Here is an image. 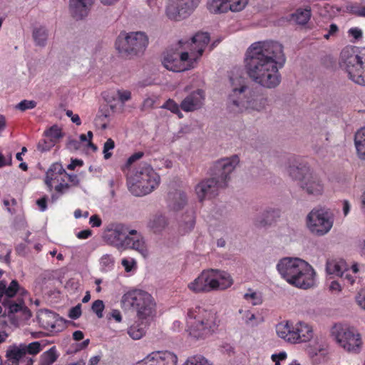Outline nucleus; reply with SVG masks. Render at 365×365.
I'll use <instances>...</instances> for the list:
<instances>
[{"mask_svg": "<svg viewBox=\"0 0 365 365\" xmlns=\"http://www.w3.org/2000/svg\"><path fill=\"white\" fill-rule=\"evenodd\" d=\"M23 347L25 350V354L29 353V354L35 355L39 353L41 350V344L38 341H34L26 346L23 344Z\"/></svg>", "mask_w": 365, "mask_h": 365, "instance_id": "45", "label": "nucleus"}, {"mask_svg": "<svg viewBox=\"0 0 365 365\" xmlns=\"http://www.w3.org/2000/svg\"><path fill=\"white\" fill-rule=\"evenodd\" d=\"M47 137L50 138L52 141L56 140L62 137L61 130L57 126H52L46 131Z\"/></svg>", "mask_w": 365, "mask_h": 365, "instance_id": "49", "label": "nucleus"}, {"mask_svg": "<svg viewBox=\"0 0 365 365\" xmlns=\"http://www.w3.org/2000/svg\"><path fill=\"white\" fill-rule=\"evenodd\" d=\"M297 343L307 342L313 337V330L310 325L303 322L294 324Z\"/></svg>", "mask_w": 365, "mask_h": 365, "instance_id": "25", "label": "nucleus"}, {"mask_svg": "<svg viewBox=\"0 0 365 365\" xmlns=\"http://www.w3.org/2000/svg\"><path fill=\"white\" fill-rule=\"evenodd\" d=\"M115 148L114 140L111 138H108L103 145V157L106 160H108L111 158L112 153L110 150H113Z\"/></svg>", "mask_w": 365, "mask_h": 365, "instance_id": "44", "label": "nucleus"}, {"mask_svg": "<svg viewBox=\"0 0 365 365\" xmlns=\"http://www.w3.org/2000/svg\"><path fill=\"white\" fill-rule=\"evenodd\" d=\"M133 250L140 254L143 257L149 255L147 243L143 235L136 230L135 234H129L125 238V243L123 250Z\"/></svg>", "mask_w": 365, "mask_h": 365, "instance_id": "17", "label": "nucleus"}, {"mask_svg": "<svg viewBox=\"0 0 365 365\" xmlns=\"http://www.w3.org/2000/svg\"><path fill=\"white\" fill-rule=\"evenodd\" d=\"M210 35L207 32L197 33L189 42L179 43L182 45L185 51L179 55V58L173 55H167L164 57L163 64L164 67L173 72H182L194 68L198 60L210 42Z\"/></svg>", "mask_w": 365, "mask_h": 365, "instance_id": "3", "label": "nucleus"}, {"mask_svg": "<svg viewBox=\"0 0 365 365\" xmlns=\"http://www.w3.org/2000/svg\"><path fill=\"white\" fill-rule=\"evenodd\" d=\"M187 325L192 336H207L214 332L217 327L216 315L211 311L196 307L188 311Z\"/></svg>", "mask_w": 365, "mask_h": 365, "instance_id": "11", "label": "nucleus"}, {"mask_svg": "<svg viewBox=\"0 0 365 365\" xmlns=\"http://www.w3.org/2000/svg\"><path fill=\"white\" fill-rule=\"evenodd\" d=\"M356 249L361 256L365 258V236L358 239L356 241Z\"/></svg>", "mask_w": 365, "mask_h": 365, "instance_id": "51", "label": "nucleus"}, {"mask_svg": "<svg viewBox=\"0 0 365 365\" xmlns=\"http://www.w3.org/2000/svg\"><path fill=\"white\" fill-rule=\"evenodd\" d=\"M36 104V102L34 101L23 100L16 106V108L24 111L28 109L34 108Z\"/></svg>", "mask_w": 365, "mask_h": 365, "instance_id": "47", "label": "nucleus"}, {"mask_svg": "<svg viewBox=\"0 0 365 365\" xmlns=\"http://www.w3.org/2000/svg\"><path fill=\"white\" fill-rule=\"evenodd\" d=\"M25 350L23 344L11 346L6 351V357L11 362V365H19V361L25 356Z\"/></svg>", "mask_w": 365, "mask_h": 365, "instance_id": "26", "label": "nucleus"}, {"mask_svg": "<svg viewBox=\"0 0 365 365\" xmlns=\"http://www.w3.org/2000/svg\"><path fill=\"white\" fill-rule=\"evenodd\" d=\"M232 91L228 97L227 106L234 113L246 110L261 111L267 105V98L257 94L250 88L241 78H231Z\"/></svg>", "mask_w": 365, "mask_h": 365, "instance_id": "6", "label": "nucleus"}, {"mask_svg": "<svg viewBox=\"0 0 365 365\" xmlns=\"http://www.w3.org/2000/svg\"><path fill=\"white\" fill-rule=\"evenodd\" d=\"M244 299L254 306L259 305L262 303V297L261 293L255 292L251 289H249L247 292L244 294Z\"/></svg>", "mask_w": 365, "mask_h": 365, "instance_id": "40", "label": "nucleus"}, {"mask_svg": "<svg viewBox=\"0 0 365 365\" xmlns=\"http://www.w3.org/2000/svg\"><path fill=\"white\" fill-rule=\"evenodd\" d=\"M148 323V322L146 321L135 322L128 327V334L133 340L141 339L145 334Z\"/></svg>", "mask_w": 365, "mask_h": 365, "instance_id": "28", "label": "nucleus"}, {"mask_svg": "<svg viewBox=\"0 0 365 365\" xmlns=\"http://www.w3.org/2000/svg\"><path fill=\"white\" fill-rule=\"evenodd\" d=\"M168 225L166 217L162 215L153 216L148 223V227L155 233L162 232Z\"/></svg>", "mask_w": 365, "mask_h": 365, "instance_id": "32", "label": "nucleus"}, {"mask_svg": "<svg viewBox=\"0 0 365 365\" xmlns=\"http://www.w3.org/2000/svg\"><path fill=\"white\" fill-rule=\"evenodd\" d=\"M163 108H165L171 112L178 114L180 118L182 117V113L180 110L179 106L173 100L169 99L167 101L166 103L163 106Z\"/></svg>", "mask_w": 365, "mask_h": 365, "instance_id": "46", "label": "nucleus"}, {"mask_svg": "<svg viewBox=\"0 0 365 365\" xmlns=\"http://www.w3.org/2000/svg\"><path fill=\"white\" fill-rule=\"evenodd\" d=\"M233 284L230 274L225 271L210 269L204 270L192 282L187 284L194 293H207L212 291L225 290Z\"/></svg>", "mask_w": 365, "mask_h": 365, "instance_id": "9", "label": "nucleus"}, {"mask_svg": "<svg viewBox=\"0 0 365 365\" xmlns=\"http://www.w3.org/2000/svg\"><path fill=\"white\" fill-rule=\"evenodd\" d=\"M92 235V231L89 229L80 231L77 233L76 236L78 239L85 240L88 239Z\"/></svg>", "mask_w": 365, "mask_h": 365, "instance_id": "64", "label": "nucleus"}, {"mask_svg": "<svg viewBox=\"0 0 365 365\" xmlns=\"http://www.w3.org/2000/svg\"><path fill=\"white\" fill-rule=\"evenodd\" d=\"M160 180V176L153 168L143 163L128 174L127 185L133 195L143 196L153 192L159 185Z\"/></svg>", "mask_w": 365, "mask_h": 365, "instance_id": "8", "label": "nucleus"}, {"mask_svg": "<svg viewBox=\"0 0 365 365\" xmlns=\"http://www.w3.org/2000/svg\"><path fill=\"white\" fill-rule=\"evenodd\" d=\"M114 257L108 254L103 255L100 259L101 270L103 272H108L114 267Z\"/></svg>", "mask_w": 365, "mask_h": 365, "instance_id": "39", "label": "nucleus"}, {"mask_svg": "<svg viewBox=\"0 0 365 365\" xmlns=\"http://www.w3.org/2000/svg\"><path fill=\"white\" fill-rule=\"evenodd\" d=\"M155 101L154 98L150 97L146 98L143 102L141 109L143 110H145L152 108L155 104Z\"/></svg>", "mask_w": 365, "mask_h": 365, "instance_id": "57", "label": "nucleus"}, {"mask_svg": "<svg viewBox=\"0 0 365 365\" xmlns=\"http://www.w3.org/2000/svg\"><path fill=\"white\" fill-rule=\"evenodd\" d=\"M287 353L285 351H281L279 354H274L272 355L271 359L275 365H280L279 361H284L287 359Z\"/></svg>", "mask_w": 365, "mask_h": 365, "instance_id": "53", "label": "nucleus"}, {"mask_svg": "<svg viewBox=\"0 0 365 365\" xmlns=\"http://www.w3.org/2000/svg\"><path fill=\"white\" fill-rule=\"evenodd\" d=\"M143 155H144V153L143 152H137V153L133 154L128 159L125 166L126 167L130 166L135 161L140 159L143 156Z\"/></svg>", "mask_w": 365, "mask_h": 365, "instance_id": "58", "label": "nucleus"}, {"mask_svg": "<svg viewBox=\"0 0 365 365\" xmlns=\"http://www.w3.org/2000/svg\"><path fill=\"white\" fill-rule=\"evenodd\" d=\"M80 147L81 143L75 139H70L67 143V148L72 151L78 150Z\"/></svg>", "mask_w": 365, "mask_h": 365, "instance_id": "60", "label": "nucleus"}, {"mask_svg": "<svg viewBox=\"0 0 365 365\" xmlns=\"http://www.w3.org/2000/svg\"><path fill=\"white\" fill-rule=\"evenodd\" d=\"M152 357L156 365H177L178 356L168 351H158L152 352Z\"/></svg>", "mask_w": 365, "mask_h": 365, "instance_id": "23", "label": "nucleus"}, {"mask_svg": "<svg viewBox=\"0 0 365 365\" xmlns=\"http://www.w3.org/2000/svg\"><path fill=\"white\" fill-rule=\"evenodd\" d=\"M116 94L120 103H124L131 98V92L128 90H118Z\"/></svg>", "mask_w": 365, "mask_h": 365, "instance_id": "50", "label": "nucleus"}, {"mask_svg": "<svg viewBox=\"0 0 365 365\" xmlns=\"http://www.w3.org/2000/svg\"><path fill=\"white\" fill-rule=\"evenodd\" d=\"M182 365H212L202 356H193L189 357Z\"/></svg>", "mask_w": 365, "mask_h": 365, "instance_id": "41", "label": "nucleus"}, {"mask_svg": "<svg viewBox=\"0 0 365 365\" xmlns=\"http://www.w3.org/2000/svg\"><path fill=\"white\" fill-rule=\"evenodd\" d=\"M286 61L283 46L273 41L253 43L247 50L245 66L250 78L265 88H274L281 82L279 69Z\"/></svg>", "mask_w": 365, "mask_h": 365, "instance_id": "1", "label": "nucleus"}, {"mask_svg": "<svg viewBox=\"0 0 365 365\" xmlns=\"http://www.w3.org/2000/svg\"><path fill=\"white\" fill-rule=\"evenodd\" d=\"M169 207L174 211L181 210L187 202V195L181 190H176L169 194Z\"/></svg>", "mask_w": 365, "mask_h": 365, "instance_id": "24", "label": "nucleus"}, {"mask_svg": "<svg viewBox=\"0 0 365 365\" xmlns=\"http://www.w3.org/2000/svg\"><path fill=\"white\" fill-rule=\"evenodd\" d=\"M56 318L57 316L54 312L48 310L41 312L38 316L39 323L46 329H54L56 328Z\"/></svg>", "mask_w": 365, "mask_h": 365, "instance_id": "27", "label": "nucleus"}, {"mask_svg": "<svg viewBox=\"0 0 365 365\" xmlns=\"http://www.w3.org/2000/svg\"><path fill=\"white\" fill-rule=\"evenodd\" d=\"M81 315V304H78L76 307L71 308L69 311L68 317L71 319H76Z\"/></svg>", "mask_w": 365, "mask_h": 365, "instance_id": "55", "label": "nucleus"}, {"mask_svg": "<svg viewBox=\"0 0 365 365\" xmlns=\"http://www.w3.org/2000/svg\"><path fill=\"white\" fill-rule=\"evenodd\" d=\"M135 365H156V364L152 357V353H150L143 360L138 361Z\"/></svg>", "mask_w": 365, "mask_h": 365, "instance_id": "59", "label": "nucleus"}, {"mask_svg": "<svg viewBox=\"0 0 365 365\" xmlns=\"http://www.w3.org/2000/svg\"><path fill=\"white\" fill-rule=\"evenodd\" d=\"M94 0H69V9L76 19H81L88 15Z\"/></svg>", "mask_w": 365, "mask_h": 365, "instance_id": "22", "label": "nucleus"}, {"mask_svg": "<svg viewBox=\"0 0 365 365\" xmlns=\"http://www.w3.org/2000/svg\"><path fill=\"white\" fill-rule=\"evenodd\" d=\"M329 290L335 294H339L342 290L341 285L337 281H331L329 286Z\"/></svg>", "mask_w": 365, "mask_h": 365, "instance_id": "56", "label": "nucleus"}, {"mask_svg": "<svg viewBox=\"0 0 365 365\" xmlns=\"http://www.w3.org/2000/svg\"><path fill=\"white\" fill-rule=\"evenodd\" d=\"M205 101V93L197 89L187 96L180 103V108L185 112H192L202 107Z\"/></svg>", "mask_w": 365, "mask_h": 365, "instance_id": "18", "label": "nucleus"}, {"mask_svg": "<svg viewBox=\"0 0 365 365\" xmlns=\"http://www.w3.org/2000/svg\"><path fill=\"white\" fill-rule=\"evenodd\" d=\"M89 223L91 225L92 227H98L101 225L102 221L101 219L98 215H94L90 217Z\"/></svg>", "mask_w": 365, "mask_h": 365, "instance_id": "63", "label": "nucleus"}, {"mask_svg": "<svg viewBox=\"0 0 365 365\" xmlns=\"http://www.w3.org/2000/svg\"><path fill=\"white\" fill-rule=\"evenodd\" d=\"M148 44V38L145 33L141 31L130 32L123 38H118L116 49L122 55L133 57L143 53Z\"/></svg>", "mask_w": 365, "mask_h": 365, "instance_id": "13", "label": "nucleus"}, {"mask_svg": "<svg viewBox=\"0 0 365 365\" xmlns=\"http://www.w3.org/2000/svg\"><path fill=\"white\" fill-rule=\"evenodd\" d=\"M311 16V10L309 9H299L292 14V20L298 24H306Z\"/></svg>", "mask_w": 365, "mask_h": 365, "instance_id": "37", "label": "nucleus"}, {"mask_svg": "<svg viewBox=\"0 0 365 365\" xmlns=\"http://www.w3.org/2000/svg\"><path fill=\"white\" fill-rule=\"evenodd\" d=\"M207 7L213 14L225 13L229 10L231 11L230 4L225 0H208Z\"/></svg>", "mask_w": 365, "mask_h": 365, "instance_id": "33", "label": "nucleus"}, {"mask_svg": "<svg viewBox=\"0 0 365 365\" xmlns=\"http://www.w3.org/2000/svg\"><path fill=\"white\" fill-rule=\"evenodd\" d=\"M58 356L56 347L52 346L41 355L40 365H52Z\"/></svg>", "mask_w": 365, "mask_h": 365, "instance_id": "38", "label": "nucleus"}, {"mask_svg": "<svg viewBox=\"0 0 365 365\" xmlns=\"http://www.w3.org/2000/svg\"><path fill=\"white\" fill-rule=\"evenodd\" d=\"M230 4L231 11L236 12L242 10L247 4L248 0H225Z\"/></svg>", "mask_w": 365, "mask_h": 365, "instance_id": "43", "label": "nucleus"}, {"mask_svg": "<svg viewBox=\"0 0 365 365\" xmlns=\"http://www.w3.org/2000/svg\"><path fill=\"white\" fill-rule=\"evenodd\" d=\"M295 326L293 323L284 321L277 324L276 332L277 336L292 344H297V337L294 330Z\"/></svg>", "mask_w": 365, "mask_h": 365, "instance_id": "20", "label": "nucleus"}, {"mask_svg": "<svg viewBox=\"0 0 365 365\" xmlns=\"http://www.w3.org/2000/svg\"><path fill=\"white\" fill-rule=\"evenodd\" d=\"M136 230L130 229L123 223H111L105 230L103 239L108 245L118 250H123L125 238L129 234H135Z\"/></svg>", "mask_w": 365, "mask_h": 365, "instance_id": "15", "label": "nucleus"}, {"mask_svg": "<svg viewBox=\"0 0 365 365\" xmlns=\"http://www.w3.org/2000/svg\"><path fill=\"white\" fill-rule=\"evenodd\" d=\"M354 144L359 158L365 160V127L361 128L355 133Z\"/></svg>", "mask_w": 365, "mask_h": 365, "instance_id": "31", "label": "nucleus"}, {"mask_svg": "<svg viewBox=\"0 0 365 365\" xmlns=\"http://www.w3.org/2000/svg\"><path fill=\"white\" fill-rule=\"evenodd\" d=\"M4 305H8L9 307V313H17L19 312H22L26 318H29L31 317V312L29 309L24 306V302L20 301L19 302H8L6 303L4 301L2 302Z\"/></svg>", "mask_w": 365, "mask_h": 365, "instance_id": "36", "label": "nucleus"}, {"mask_svg": "<svg viewBox=\"0 0 365 365\" xmlns=\"http://www.w3.org/2000/svg\"><path fill=\"white\" fill-rule=\"evenodd\" d=\"M277 269L289 284L307 289L316 284V272L306 261L299 258L284 257L279 261Z\"/></svg>", "mask_w": 365, "mask_h": 365, "instance_id": "5", "label": "nucleus"}, {"mask_svg": "<svg viewBox=\"0 0 365 365\" xmlns=\"http://www.w3.org/2000/svg\"><path fill=\"white\" fill-rule=\"evenodd\" d=\"M92 311L96 314L98 318H101L103 317V311L104 309V304L102 300L97 299L93 302L92 304Z\"/></svg>", "mask_w": 365, "mask_h": 365, "instance_id": "48", "label": "nucleus"}, {"mask_svg": "<svg viewBox=\"0 0 365 365\" xmlns=\"http://www.w3.org/2000/svg\"><path fill=\"white\" fill-rule=\"evenodd\" d=\"M356 301L357 304L363 309L365 310V292L359 293L356 297Z\"/></svg>", "mask_w": 365, "mask_h": 365, "instance_id": "62", "label": "nucleus"}, {"mask_svg": "<svg viewBox=\"0 0 365 365\" xmlns=\"http://www.w3.org/2000/svg\"><path fill=\"white\" fill-rule=\"evenodd\" d=\"M346 263L342 259H329L327 262L326 269L329 274L340 277L346 271Z\"/></svg>", "mask_w": 365, "mask_h": 365, "instance_id": "29", "label": "nucleus"}, {"mask_svg": "<svg viewBox=\"0 0 365 365\" xmlns=\"http://www.w3.org/2000/svg\"><path fill=\"white\" fill-rule=\"evenodd\" d=\"M339 63L351 81L365 86V57L356 53L352 48L346 47L341 52Z\"/></svg>", "mask_w": 365, "mask_h": 365, "instance_id": "12", "label": "nucleus"}, {"mask_svg": "<svg viewBox=\"0 0 365 365\" xmlns=\"http://www.w3.org/2000/svg\"><path fill=\"white\" fill-rule=\"evenodd\" d=\"M256 319L255 314L252 313L250 311H245L243 315V320L247 324H251V322Z\"/></svg>", "mask_w": 365, "mask_h": 365, "instance_id": "61", "label": "nucleus"}, {"mask_svg": "<svg viewBox=\"0 0 365 365\" xmlns=\"http://www.w3.org/2000/svg\"><path fill=\"white\" fill-rule=\"evenodd\" d=\"M66 175H67V173L61 163H53L47 170L44 180L48 190L52 191L54 182H65Z\"/></svg>", "mask_w": 365, "mask_h": 365, "instance_id": "19", "label": "nucleus"}, {"mask_svg": "<svg viewBox=\"0 0 365 365\" xmlns=\"http://www.w3.org/2000/svg\"><path fill=\"white\" fill-rule=\"evenodd\" d=\"M19 289V282L14 279L10 284L7 286V282L4 280L0 281V302H2V297L5 295L8 298H12Z\"/></svg>", "mask_w": 365, "mask_h": 365, "instance_id": "30", "label": "nucleus"}, {"mask_svg": "<svg viewBox=\"0 0 365 365\" xmlns=\"http://www.w3.org/2000/svg\"><path fill=\"white\" fill-rule=\"evenodd\" d=\"M330 336L336 344L345 352L359 354L363 347V339L359 331L353 327L337 323L330 329Z\"/></svg>", "mask_w": 365, "mask_h": 365, "instance_id": "10", "label": "nucleus"}, {"mask_svg": "<svg viewBox=\"0 0 365 365\" xmlns=\"http://www.w3.org/2000/svg\"><path fill=\"white\" fill-rule=\"evenodd\" d=\"M195 216L192 210H187L180 222V229L183 233L190 232L195 226Z\"/></svg>", "mask_w": 365, "mask_h": 365, "instance_id": "34", "label": "nucleus"}, {"mask_svg": "<svg viewBox=\"0 0 365 365\" xmlns=\"http://www.w3.org/2000/svg\"><path fill=\"white\" fill-rule=\"evenodd\" d=\"M334 225V216L324 208L313 209L306 217V225L314 236L322 237L328 234Z\"/></svg>", "mask_w": 365, "mask_h": 365, "instance_id": "14", "label": "nucleus"}, {"mask_svg": "<svg viewBox=\"0 0 365 365\" xmlns=\"http://www.w3.org/2000/svg\"><path fill=\"white\" fill-rule=\"evenodd\" d=\"M280 217V210L277 208L267 207L255 219V225L257 227L270 226Z\"/></svg>", "mask_w": 365, "mask_h": 365, "instance_id": "21", "label": "nucleus"}, {"mask_svg": "<svg viewBox=\"0 0 365 365\" xmlns=\"http://www.w3.org/2000/svg\"><path fill=\"white\" fill-rule=\"evenodd\" d=\"M123 309L132 308L136 312L139 321L149 322L156 314V303L148 292L138 289L126 292L121 297Z\"/></svg>", "mask_w": 365, "mask_h": 365, "instance_id": "7", "label": "nucleus"}, {"mask_svg": "<svg viewBox=\"0 0 365 365\" xmlns=\"http://www.w3.org/2000/svg\"><path fill=\"white\" fill-rule=\"evenodd\" d=\"M284 170L293 180L298 182L299 187L308 196L319 197L324 194V180L307 163L290 158L285 163Z\"/></svg>", "mask_w": 365, "mask_h": 365, "instance_id": "4", "label": "nucleus"}, {"mask_svg": "<svg viewBox=\"0 0 365 365\" xmlns=\"http://www.w3.org/2000/svg\"><path fill=\"white\" fill-rule=\"evenodd\" d=\"M58 183L55 187L57 193L62 195L68 190L70 185L68 183L62 181L58 182Z\"/></svg>", "mask_w": 365, "mask_h": 365, "instance_id": "54", "label": "nucleus"}, {"mask_svg": "<svg viewBox=\"0 0 365 365\" xmlns=\"http://www.w3.org/2000/svg\"><path fill=\"white\" fill-rule=\"evenodd\" d=\"M240 163L237 155L217 160L211 168L212 177L200 181L195 186V192L200 201L212 198L218 195L220 189L225 188L230 180V175Z\"/></svg>", "mask_w": 365, "mask_h": 365, "instance_id": "2", "label": "nucleus"}, {"mask_svg": "<svg viewBox=\"0 0 365 365\" xmlns=\"http://www.w3.org/2000/svg\"><path fill=\"white\" fill-rule=\"evenodd\" d=\"M340 277L343 278L350 284H352L356 279V276L353 275V273H351L350 270H349L348 267H346V271H344Z\"/></svg>", "mask_w": 365, "mask_h": 365, "instance_id": "52", "label": "nucleus"}, {"mask_svg": "<svg viewBox=\"0 0 365 365\" xmlns=\"http://www.w3.org/2000/svg\"><path fill=\"white\" fill-rule=\"evenodd\" d=\"M346 10L351 14L365 17V6H361L358 4H351L347 5Z\"/></svg>", "mask_w": 365, "mask_h": 365, "instance_id": "42", "label": "nucleus"}, {"mask_svg": "<svg viewBox=\"0 0 365 365\" xmlns=\"http://www.w3.org/2000/svg\"><path fill=\"white\" fill-rule=\"evenodd\" d=\"M32 36L36 46L41 47L46 46L48 39V31L44 27L35 28Z\"/></svg>", "mask_w": 365, "mask_h": 365, "instance_id": "35", "label": "nucleus"}, {"mask_svg": "<svg viewBox=\"0 0 365 365\" xmlns=\"http://www.w3.org/2000/svg\"><path fill=\"white\" fill-rule=\"evenodd\" d=\"M199 0H169L166 7V15L175 21L186 18L197 6Z\"/></svg>", "mask_w": 365, "mask_h": 365, "instance_id": "16", "label": "nucleus"}]
</instances>
